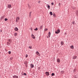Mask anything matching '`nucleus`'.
I'll list each match as a JSON object with an SVG mask.
<instances>
[{
    "label": "nucleus",
    "instance_id": "f257e3e1",
    "mask_svg": "<svg viewBox=\"0 0 78 78\" xmlns=\"http://www.w3.org/2000/svg\"><path fill=\"white\" fill-rule=\"evenodd\" d=\"M55 33L56 34H58V33H60V30L59 29L57 30L56 31H55Z\"/></svg>",
    "mask_w": 78,
    "mask_h": 78
},
{
    "label": "nucleus",
    "instance_id": "f03ea898",
    "mask_svg": "<svg viewBox=\"0 0 78 78\" xmlns=\"http://www.w3.org/2000/svg\"><path fill=\"white\" fill-rule=\"evenodd\" d=\"M20 19V17H17L16 18V22H18L19 20Z\"/></svg>",
    "mask_w": 78,
    "mask_h": 78
},
{
    "label": "nucleus",
    "instance_id": "7ed1b4c3",
    "mask_svg": "<svg viewBox=\"0 0 78 78\" xmlns=\"http://www.w3.org/2000/svg\"><path fill=\"white\" fill-rule=\"evenodd\" d=\"M8 8H11V4H9L8 5Z\"/></svg>",
    "mask_w": 78,
    "mask_h": 78
},
{
    "label": "nucleus",
    "instance_id": "20e7f679",
    "mask_svg": "<svg viewBox=\"0 0 78 78\" xmlns=\"http://www.w3.org/2000/svg\"><path fill=\"white\" fill-rule=\"evenodd\" d=\"M36 54H37V55H38V56H40V54H39V53L38 52V51L36 52Z\"/></svg>",
    "mask_w": 78,
    "mask_h": 78
},
{
    "label": "nucleus",
    "instance_id": "39448f33",
    "mask_svg": "<svg viewBox=\"0 0 78 78\" xmlns=\"http://www.w3.org/2000/svg\"><path fill=\"white\" fill-rule=\"evenodd\" d=\"M30 66L31 68H33V67H34V65H33V64H31L30 65Z\"/></svg>",
    "mask_w": 78,
    "mask_h": 78
},
{
    "label": "nucleus",
    "instance_id": "423d86ee",
    "mask_svg": "<svg viewBox=\"0 0 78 78\" xmlns=\"http://www.w3.org/2000/svg\"><path fill=\"white\" fill-rule=\"evenodd\" d=\"M57 62H59H59H61V60H60L58 58L57 60Z\"/></svg>",
    "mask_w": 78,
    "mask_h": 78
},
{
    "label": "nucleus",
    "instance_id": "0eeeda50",
    "mask_svg": "<svg viewBox=\"0 0 78 78\" xmlns=\"http://www.w3.org/2000/svg\"><path fill=\"white\" fill-rule=\"evenodd\" d=\"M50 35H51V33H50V32H49V33H48V36L49 37H50Z\"/></svg>",
    "mask_w": 78,
    "mask_h": 78
},
{
    "label": "nucleus",
    "instance_id": "6e6552de",
    "mask_svg": "<svg viewBox=\"0 0 78 78\" xmlns=\"http://www.w3.org/2000/svg\"><path fill=\"white\" fill-rule=\"evenodd\" d=\"M47 7L49 9H50V5H49L48 4L47 5Z\"/></svg>",
    "mask_w": 78,
    "mask_h": 78
},
{
    "label": "nucleus",
    "instance_id": "1a4fd4ad",
    "mask_svg": "<svg viewBox=\"0 0 78 78\" xmlns=\"http://www.w3.org/2000/svg\"><path fill=\"white\" fill-rule=\"evenodd\" d=\"M45 73L47 76H48V75H49V73L48 72H46Z\"/></svg>",
    "mask_w": 78,
    "mask_h": 78
},
{
    "label": "nucleus",
    "instance_id": "9d476101",
    "mask_svg": "<svg viewBox=\"0 0 78 78\" xmlns=\"http://www.w3.org/2000/svg\"><path fill=\"white\" fill-rule=\"evenodd\" d=\"M14 30L15 31H18L19 30V29L17 28V27H16L14 28Z\"/></svg>",
    "mask_w": 78,
    "mask_h": 78
},
{
    "label": "nucleus",
    "instance_id": "9b49d317",
    "mask_svg": "<svg viewBox=\"0 0 78 78\" xmlns=\"http://www.w3.org/2000/svg\"><path fill=\"white\" fill-rule=\"evenodd\" d=\"M31 37L33 39H35V37H34V35H33V34H32V35H31Z\"/></svg>",
    "mask_w": 78,
    "mask_h": 78
},
{
    "label": "nucleus",
    "instance_id": "f8f14e48",
    "mask_svg": "<svg viewBox=\"0 0 78 78\" xmlns=\"http://www.w3.org/2000/svg\"><path fill=\"white\" fill-rule=\"evenodd\" d=\"M13 78H18V77L16 76H13Z\"/></svg>",
    "mask_w": 78,
    "mask_h": 78
},
{
    "label": "nucleus",
    "instance_id": "ddd939ff",
    "mask_svg": "<svg viewBox=\"0 0 78 78\" xmlns=\"http://www.w3.org/2000/svg\"><path fill=\"white\" fill-rule=\"evenodd\" d=\"M8 41H9V42H10V43H11V42H12V41L11 39H9L8 40Z\"/></svg>",
    "mask_w": 78,
    "mask_h": 78
},
{
    "label": "nucleus",
    "instance_id": "4468645a",
    "mask_svg": "<svg viewBox=\"0 0 78 78\" xmlns=\"http://www.w3.org/2000/svg\"><path fill=\"white\" fill-rule=\"evenodd\" d=\"M76 58H77L76 56H74L73 58V59H76Z\"/></svg>",
    "mask_w": 78,
    "mask_h": 78
},
{
    "label": "nucleus",
    "instance_id": "2eb2a0df",
    "mask_svg": "<svg viewBox=\"0 0 78 78\" xmlns=\"http://www.w3.org/2000/svg\"><path fill=\"white\" fill-rule=\"evenodd\" d=\"M70 47L71 48H72V49H73V45H72L70 46Z\"/></svg>",
    "mask_w": 78,
    "mask_h": 78
},
{
    "label": "nucleus",
    "instance_id": "dca6fc26",
    "mask_svg": "<svg viewBox=\"0 0 78 78\" xmlns=\"http://www.w3.org/2000/svg\"><path fill=\"white\" fill-rule=\"evenodd\" d=\"M50 15H51V16H52L53 15V13H52V12H50Z\"/></svg>",
    "mask_w": 78,
    "mask_h": 78
},
{
    "label": "nucleus",
    "instance_id": "f3484780",
    "mask_svg": "<svg viewBox=\"0 0 78 78\" xmlns=\"http://www.w3.org/2000/svg\"><path fill=\"white\" fill-rule=\"evenodd\" d=\"M14 35V36H15V37H16V36H17V33H15Z\"/></svg>",
    "mask_w": 78,
    "mask_h": 78
},
{
    "label": "nucleus",
    "instance_id": "a211bd4d",
    "mask_svg": "<svg viewBox=\"0 0 78 78\" xmlns=\"http://www.w3.org/2000/svg\"><path fill=\"white\" fill-rule=\"evenodd\" d=\"M7 45H10V43H9V42H7Z\"/></svg>",
    "mask_w": 78,
    "mask_h": 78
},
{
    "label": "nucleus",
    "instance_id": "6ab92c4d",
    "mask_svg": "<svg viewBox=\"0 0 78 78\" xmlns=\"http://www.w3.org/2000/svg\"><path fill=\"white\" fill-rule=\"evenodd\" d=\"M61 44L62 45H64V42L63 41H61Z\"/></svg>",
    "mask_w": 78,
    "mask_h": 78
},
{
    "label": "nucleus",
    "instance_id": "aec40b11",
    "mask_svg": "<svg viewBox=\"0 0 78 78\" xmlns=\"http://www.w3.org/2000/svg\"><path fill=\"white\" fill-rule=\"evenodd\" d=\"M29 48H30V49H32V46H30L29 47Z\"/></svg>",
    "mask_w": 78,
    "mask_h": 78
},
{
    "label": "nucleus",
    "instance_id": "412c9836",
    "mask_svg": "<svg viewBox=\"0 0 78 78\" xmlns=\"http://www.w3.org/2000/svg\"><path fill=\"white\" fill-rule=\"evenodd\" d=\"M38 30V29H37V28H36V29H34L35 31H37Z\"/></svg>",
    "mask_w": 78,
    "mask_h": 78
},
{
    "label": "nucleus",
    "instance_id": "4be33fe9",
    "mask_svg": "<svg viewBox=\"0 0 78 78\" xmlns=\"http://www.w3.org/2000/svg\"><path fill=\"white\" fill-rule=\"evenodd\" d=\"M55 75V73H52L51 74V76H54Z\"/></svg>",
    "mask_w": 78,
    "mask_h": 78
},
{
    "label": "nucleus",
    "instance_id": "5701e85b",
    "mask_svg": "<svg viewBox=\"0 0 78 78\" xmlns=\"http://www.w3.org/2000/svg\"><path fill=\"white\" fill-rule=\"evenodd\" d=\"M5 21H7V20H8V19L6 18H5Z\"/></svg>",
    "mask_w": 78,
    "mask_h": 78
},
{
    "label": "nucleus",
    "instance_id": "b1692460",
    "mask_svg": "<svg viewBox=\"0 0 78 78\" xmlns=\"http://www.w3.org/2000/svg\"><path fill=\"white\" fill-rule=\"evenodd\" d=\"M40 29H41V28H42V26H41L40 27Z\"/></svg>",
    "mask_w": 78,
    "mask_h": 78
},
{
    "label": "nucleus",
    "instance_id": "393cba45",
    "mask_svg": "<svg viewBox=\"0 0 78 78\" xmlns=\"http://www.w3.org/2000/svg\"><path fill=\"white\" fill-rule=\"evenodd\" d=\"M28 55L26 54V58H27V57H28Z\"/></svg>",
    "mask_w": 78,
    "mask_h": 78
},
{
    "label": "nucleus",
    "instance_id": "a878e982",
    "mask_svg": "<svg viewBox=\"0 0 78 78\" xmlns=\"http://www.w3.org/2000/svg\"><path fill=\"white\" fill-rule=\"evenodd\" d=\"M11 51H9V54H11Z\"/></svg>",
    "mask_w": 78,
    "mask_h": 78
},
{
    "label": "nucleus",
    "instance_id": "bb28decb",
    "mask_svg": "<svg viewBox=\"0 0 78 78\" xmlns=\"http://www.w3.org/2000/svg\"><path fill=\"white\" fill-rule=\"evenodd\" d=\"M51 4L52 5H54V3H53V2H52Z\"/></svg>",
    "mask_w": 78,
    "mask_h": 78
},
{
    "label": "nucleus",
    "instance_id": "cd10ccee",
    "mask_svg": "<svg viewBox=\"0 0 78 78\" xmlns=\"http://www.w3.org/2000/svg\"><path fill=\"white\" fill-rule=\"evenodd\" d=\"M48 29H45L44 30L45 31H47Z\"/></svg>",
    "mask_w": 78,
    "mask_h": 78
},
{
    "label": "nucleus",
    "instance_id": "c85d7f7f",
    "mask_svg": "<svg viewBox=\"0 0 78 78\" xmlns=\"http://www.w3.org/2000/svg\"><path fill=\"white\" fill-rule=\"evenodd\" d=\"M24 64H27V62H24Z\"/></svg>",
    "mask_w": 78,
    "mask_h": 78
},
{
    "label": "nucleus",
    "instance_id": "c756f323",
    "mask_svg": "<svg viewBox=\"0 0 78 78\" xmlns=\"http://www.w3.org/2000/svg\"><path fill=\"white\" fill-rule=\"evenodd\" d=\"M24 75H27V74H26V73H24Z\"/></svg>",
    "mask_w": 78,
    "mask_h": 78
},
{
    "label": "nucleus",
    "instance_id": "7c9ffc66",
    "mask_svg": "<svg viewBox=\"0 0 78 78\" xmlns=\"http://www.w3.org/2000/svg\"><path fill=\"white\" fill-rule=\"evenodd\" d=\"M53 16H54V17H55V14H54V15H53Z\"/></svg>",
    "mask_w": 78,
    "mask_h": 78
},
{
    "label": "nucleus",
    "instance_id": "2f4dec72",
    "mask_svg": "<svg viewBox=\"0 0 78 78\" xmlns=\"http://www.w3.org/2000/svg\"><path fill=\"white\" fill-rule=\"evenodd\" d=\"M40 2H41V1H38V3H40Z\"/></svg>",
    "mask_w": 78,
    "mask_h": 78
},
{
    "label": "nucleus",
    "instance_id": "473e14b6",
    "mask_svg": "<svg viewBox=\"0 0 78 78\" xmlns=\"http://www.w3.org/2000/svg\"><path fill=\"white\" fill-rule=\"evenodd\" d=\"M73 24H74V23H75V22H73Z\"/></svg>",
    "mask_w": 78,
    "mask_h": 78
},
{
    "label": "nucleus",
    "instance_id": "72a5a7b5",
    "mask_svg": "<svg viewBox=\"0 0 78 78\" xmlns=\"http://www.w3.org/2000/svg\"><path fill=\"white\" fill-rule=\"evenodd\" d=\"M31 12H30V14H31Z\"/></svg>",
    "mask_w": 78,
    "mask_h": 78
},
{
    "label": "nucleus",
    "instance_id": "f704fd0d",
    "mask_svg": "<svg viewBox=\"0 0 78 78\" xmlns=\"http://www.w3.org/2000/svg\"><path fill=\"white\" fill-rule=\"evenodd\" d=\"M30 17H31V14H30Z\"/></svg>",
    "mask_w": 78,
    "mask_h": 78
},
{
    "label": "nucleus",
    "instance_id": "c9c22d12",
    "mask_svg": "<svg viewBox=\"0 0 78 78\" xmlns=\"http://www.w3.org/2000/svg\"><path fill=\"white\" fill-rule=\"evenodd\" d=\"M47 38H48V36H47Z\"/></svg>",
    "mask_w": 78,
    "mask_h": 78
},
{
    "label": "nucleus",
    "instance_id": "e433bc0d",
    "mask_svg": "<svg viewBox=\"0 0 78 78\" xmlns=\"http://www.w3.org/2000/svg\"><path fill=\"white\" fill-rule=\"evenodd\" d=\"M59 5H61V4L60 3H59Z\"/></svg>",
    "mask_w": 78,
    "mask_h": 78
},
{
    "label": "nucleus",
    "instance_id": "4c0bfd02",
    "mask_svg": "<svg viewBox=\"0 0 78 78\" xmlns=\"http://www.w3.org/2000/svg\"><path fill=\"white\" fill-rule=\"evenodd\" d=\"M31 29H32V28H31Z\"/></svg>",
    "mask_w": 78,
    "mask_h": 78
}]
</instances>
